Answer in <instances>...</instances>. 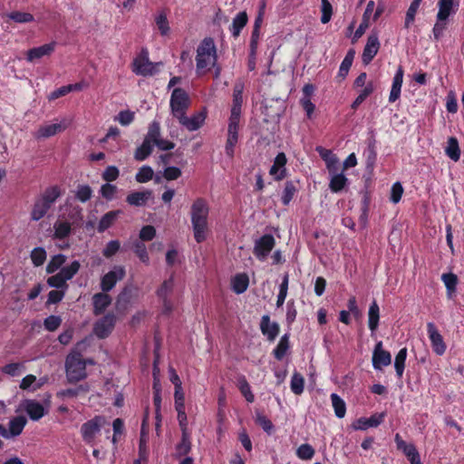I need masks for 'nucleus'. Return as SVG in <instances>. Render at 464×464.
<instances>
[{
  "label": "nucleus",
  "instance_id": "f257e3e1",
  "mask_svg": "<svg viewBox=\"0 0 464 464\" xmlns=\"http://www.w3.org/2000/svg\"><path fill=\"white\" fill-rule=\"evenodd\" d=\"M209 206L206 199L198 198L190 207V219L193 236L198 243L205 241L209 233L208 226Z\"/></svg>",
  "mask_w": 464,
  "mask_h": 464
},
{
  "label": "nucleus",
  "instance_id": "f03ea898",
  "mask_svg": "<svg viewBox=\"0 0 464 464\" xmlns=\"http://www.w3.org/2000/svg\"><path fill=\"white\" fill-rule=\"evenodd\" d=\"M218 60L217 47L211 37L204 38L197 47L196 71L203 75L216 67Z\"/></svg>",
  "mask_w": 464,
  "mask_h": 464
},
{
  "label": "nucleus",
  "instance_id": "7ed1b4c3",
  "mask_svg": "<svg viewBox=\"0 0 464 464\" xmlns=\"http://www.w3.org/2000/svg\"><path fill=\"white\" fill-rule=\"evenodd\" d=\"M86 346V340L77 343L66 358V376L70 382H76L86 377V362L82 359L81 355Z\"/></svg>",
  "mask_w": 464,
  "mask_h": 464
},
{
  "label": "nucleus",
  "instance_id": "20e7f679",
  "mask_svg": "<svg viewBox=\"0 0 464 464\" xmlns=\"http://www.w3.org/2000/svg\"><path fill=\"white\" fill-rule=\"evenodd\" d=\"M60 196L61 188L58 186L47 188L36 198L31 210V219L33 221L42 219Z\"/></svg>",
  "mask_w": 464,
  "mask_h": 464
},
{
  "label": "nucleus",
  "instance_id": "39448f33",
  "mask_svg": "<svg viewBox=\"0 0 464 464\" xmlns=\"http://www.w3.org/2000/svg\"><path fill=\"white\" fill-rule=\"evenodd\" d=\"M190 105V99L188 92L181 88H175L172 91L169 106L171 114L177 120L182 115L186 114Z\"/></svg>",
  "mask_w": 464,
  "mask_h": 464
},
{
  "label": "nucleus",
  "instance_id": "423d86ee",
  "mask_svg": "<svg viewBox=\"0 0 464 464\" xmlns=\"http://www.w3.org/2000/svg\"><path fill=\"white\" fill-rule=\"evenodd\" d=\"M158 64L150 61L148 53L142 52L132 63V72L138 75L151 76L158 71Z\"/></svg>",
  "mask_w": 464,
  "mask_h": 464
},
{
  "label": "nucleus",
  "instance_id": "0eeeda50",
  "mask_svg": "<svg viewBox=\"0 0 464 464\" xmlns=\"http://www.w3.org/2000/svg\"><path fill=\"white\" fill-rule=\"evenodd\" d=\"M105 423L102 417L97 416L83 423L81 428V433L83 440L90 445H93L94 439L100 433L102 426Z\"/></svg>",
  "mask_w": 464,
  "mask_h": 464
},
{
  "label": "nucleus",
  "instance_id": "6e6552de",
  "mask_svg": "<svg viewBox=\"0 0 464 464\" xmlns=\"http://www.w3.org/2000/svg\"><path fill=\"white\" fill-rule=\"evenodd\" d=\"M18 411H24L32 420H39L47 412L41 402L31 399L22 401Z\"/></svg>",
  "mask_w": 464,
  "mask_h": 464
},
{
  "label": "nucleus",
  "instance_id": "1a4fd4ad",
  "mask_svg": "<svg viewBox=\"0 0 464 464\" xmlns=\"http://www.w3.org/2000/svg\"><path fill=\"white\" fill-rule=\"evenodd\" d=\"M276 240L272 235H264L256 241L254 254L260 260L264 261L274 248Z\"/></svg>",
  "mask_w": 464,
  "mask_h": 464
},
{
  "label": "nucleus",
  "instance_id": "9d476101",
  "mask_svg": "<svg viewBox=\"0 0 464 464\" xmlns=\"http://www.w3.org/2000/svg\"><path fill=\"white\" fill-rule=\"evenodd\" d=\"M125 276V268L121 266H116L112 270L105 274L101 280V288L103 292L111 290L118 281Z\"/></svg>",
  "mask_w": 464,
  "mask_h": 464
},
{
  "label": "nucleus",
  "instance_id": "9b49d317",
  "mask_svg": "<svg viewBox=\"0 0 464 464\" xmlns=\"http://www.w3.org/2000/svg\"><path fill=\"white\" fill-rule=\"evenodd\" d=\"M372 361L373 368L377 371H381L383 367L391 364L392 355L388 351L383 349L382 341H379L375 344Z\"/></svg>",
  "mask_w": 464,
  "mask_h": 464
},
{
  "label": "nucleus",
  "instance_id": "f8f14e48",
  "mask_svg": "<svg viewBox=\"0 0 464 464\" xmlns=\"http://www.w3.org/2000/svg\"><path fill=\"white\" fill-rule=\"evenodd\" d=\"M69 126V121L63 120L61 122L47 123L39 127L34 133L36 139H46L52 137Z\"/></svg>",
  "mask_w": 464,
  "mask_h": 464
},
{
  "label": "nucleus",
  "instance_id": "ddd939ff",
  "mask_svg": "<svg viewBox=\"0 0 464 464\" xmlns=\"http://www.w3.org/2000/svg\"><path fill=\"white\" fill-rule=\"evenodd\" d=\"M207 113L205 111H200L193 114L191 117H187L186 114L178 119L179 122L189 131L198 130L205 122Z\"/></svg>",
  "mask_w": 464,
  "mask_h": 464
},
{
  "label": "nucleus",
  "instance_id": "4468645a",
  "mask_svg": "<svg viewBox=\"0 0 464 464\" xmlns=\"http://www.w3.org/2000/svg\"><path fill=\"white\" fill-rule=\"evenodd\" d=\"M380 49V42L377 34H371L363 49L362 61L364 64H369Z\"/></svg>",
  "mask_w": 464,
  "mask_h": 464
},
{
  "label": "nucleus",
  "instance_id": "2eb2a0df",
  "mask_svg": "<svg viewBox=\"0 0 464 464\" xmlns=\"http://www.w3.org/2000/svg\"><path fill=\"white\" fill-rule=\"evenodd\" d=\"M427 331L434 353L438 355H442L446 351V344L441 334L433 323L427 324Z\"/></svg>",
  "mask_w": 464,
  "mask_h": 464
},
{
  "label": "nucleus",
  "instance_id": "dca6fc26",
  "mask_svg": "<svg viewBox=\"0 0 464 464\" xmlns=\"http://www.w3.org/2000/svg\"><path fill=\"white\" fill-rule=\"evenodd\" d=\"M115 324V316L106 314L94 324L93 332L99 338L107 337L112 331Z\"/></svg>",
  "mask_w": 464,
  "mask_h": 464
},
{
  "label": "nucleus",
  "instance_id": "f3484780",
  "mask_svg": "<svg viewBox=\"0 0 464 464\" xmlns=\"http://www.w3.org/2000/svg\"><path fill=\"white\" fill-rule=\"evenodd\" d=\"M385 413H375L369 418H360L356 420L353 427L354 430H364L369 428H375L379 426L384 420Z\"/></svg>",
  "mask_w": 464,
  "mask_h": 464
},
{
  "label": "nucleus",
  "instance_id": "a211bd4d",
  "mask_svg": "<svg viewBox=\"0 0 464 464\" xmlns=\"http://www.w3.org/2000/svg\"><path fill=\"white\" fill-rule=\"evenodd\" d=\"M458 7V0H439L437 19L448 21L449 17L457 12Z\"/></svg>",
  "mask_w": 464,
  "mask_h": 464
},
{
  "label": "nucleus",
  "instance_id": "6ab92c4d",
  "mask_svg": "<svg viewBox=\"0 0 464 464\" xmlns=\"http://www.w3.org/2000/svg\"><path fill=\"white\" fill-rule=\"evenodd\" d=\"M285 154L280 152L276 155L274 160V164L270 168L269 174L276 180L283 179L286 175L285 164H286Z\"/></svg>",
  "mask_w": 464,
  "mask_h": 464
},
{
  "label": "nucleus",
  "instance_id": "aec40b11",
  "mask_svg": "<svg viewBox=\"0 0 464 464\" xmlns=\"http://www.w3.org/2000/svg\"><path fill=\"white\" fill-rule=\"evenodd\" d=\"M260 330L269 341H274L279 334V324L276 322H271L268 315H263L260 323Z\"/></svg>",
  "mask_w": 464,
  "mask_h": 464
},
{
  "label": "nucleus",
  "instance_id": "412c9836",
  "mask_svg": "<svg viewBox=\"0 0 464 464\" xmlns=\"http://www.w3.org/2000/svg\"><path fill=\"white\" fill-rule=\"evenodd\" d=\"M56 44L54 42L49 43L39 47L32 48L27 52V61L32 63L35 60L41 59L44 56L50 55L55 49Z\"/></svg>",
  "mask_w": 464,
  "mask_h": 464
},
{
  "label": "nucleus",
  "instance_id": "4be33fe9",
  "mask_svg": "<svg viewBox=\"0 0 464 464\" xmlns=\"http://www.w3.org/2000/svg\"><path fill=\"white\" fill-rule=\"evenodd\" d=\"M46 381V378L37 379L34 374H27L21 380L19 388L23 391L35 392L40 389Z\"/></svg>",
  "mask_w": 464,
  "mask_h": 464
},
{
  "label": "nucleus",
  "instance_id": "5701e85b",
  "mask_svg": "<svg viewBox=\"0 0 464 464\" xmlns=\"http://www.w3.org/2000/svg\"><path fill=\"white\" fill-rule=\"evenodd\" d=\"M329 188L332 192L338 193L347 186L348 179L343 172L338 173L337 170H332L329 172Z\"/></svg>",
  "mask_w": 464,
  "mask_h": 464
},
{
  "label": "nucleus",
  "instance_id": "b1692460",
  "mask_svg": "<svg viewBox=\"0 0 464 464\" xmlns=\"http://www.w3.org/2000/svg\"><path fill=\"white\" fill-rule=\"evenodd\" d=\"M93 312L96 315L101 314L111 303V298L106 293L95 294L92 297Z\"/></svg>",
  "mask_w": 464,
  "mask_h": 464
},
{
  "label": "nucleus",
  "instance_id": "393cba45",
  "mask_svg": "<svg viewBox=\"0 0 464 464\" xmlns=\"http://www.w3.org/2000/svg\"><path fill=\"white\" fill-rule=\"evenodd\" d=\"M151 196L150 190L135 191L127 196L126 201L131 206L140 207L144 206Z\"/></svg>",
  "mask_w": 464,
  "mask_h": 464
},
{
  "label": "nucleus",
  "instance_id": "a878e982",
  "mask_svg": "<svg viewBox=\"0 0 464 464\" xmlns=\"http://www.w3.org/2000/svg\"><path fill=\"white\" fill-rule=\"evenodd\" d=\"M316 151L319 153L321 158L325 161L326 168L329 172L332 170H338V159L330 150H326L322 147H317Z\"/></svg>",
  "mask_w": 464,
  "mask_h": 464
},
{
  "label": "nucleus",
  "instance_id": "bb28decb",
  "mask_svg": "<svg viewBox=\"0 0 464 464\" xmlns=\"http://www.w3.org/2000/svg\"><path fill=\"white\" fill-rule=\"evenodd\" d=\"M26 371L25 363L21 362H10L4 365L1 368L2 373L10 377H19Z\"/></svg>",
  "mask_w": 464,
  "mask_h": 464
},
{
  "label": "nucleus",
  "instance_id": "cd10ccee",
  "mask_svg": "<svg viewBox=\"0 0 464 464\" xmlns=\"http://www.w3.org/2000/svg\"><path fill=\"white\" fill-rule=\"evenodd\" d=\"M380 308L376 301H373L368 310V326L372 334H373L379 325Z\"/></svg>",
  "mask_w": 464,
  "mask_h": 464
},
{
  "label": "nucleus",
  "instance_id": "c85d7f7f",
  "mask_svg": "<svg viewBox=\"0 0 464 464\" xmlns=\"http://www.w3.org/2000/svg\"><path fill=\"white\" fill-rule=\"evenodd\" d=\"M72 230V225L66 220L58 219L53 225V237L63 239L67 237Z\"/></svg>",
  "mask_w": 464,
  "mask_h": 464
},
{
  "label": "nucleus",
  "instance_id": "c756f323",
  "mask_svg": "<svg viewBox=\"0 0 464 464\" xmlns=\"http://www.w3.org/2000/svg\"><path fill=\"white\" fill-rule=\"evenodd\" d=\"M249 279L246 274H237L231 280L232 290L236 294H243L246 291Z\"/></svg>",
  "mask_w": 464,
  "mask_h": 464
},
{
  "label": "nucleus",
  "instance_id": "7c9ffc66",
  "mask_svg": "<svg viewBox=\"0 0 464 464\" xmlns=\"http://www.w3.org/2000/svg\"><path fill=\"white\" fill-rule=\"evenodd\" d=\"M246 23L247 14L246 12H240L234 17L230 26V32L235 38L240 34L241 30L246 26Z\"/></svg>",
  "mask_w": 464,
  "mask_h": 464
},
{
  "label": "nucleus",
  "instance_id": "2f4dec72",
  "mask_svg": "<svg viewBox=\"0 0 464 464\" xmlns=\"http://www.w3.org/2000/svg\"><path fill=\"white\" fill-rule=\"evenodd\" d=\"M445 153L453 161H459L460 158V150L458 140L455 137H450L448 139Z\"/></svg>",
  "mask_w": 464,
  "mask_h": 464
},
{
  "label": "nucleus",
  "instance_id": "473e14b6",
  "mask_svg": "<svg viewBox=\"0 0 464 464\" xmlns=\"http://www.w3.org/2000/svg\"><path fill=\"white\" fill-rule=\"evenodd\" d=\"M89 391V386L87 384H81L75 388H69L61 390L57 392V397L61 399H69L75 398L80 394L86 393Z\"/></svg>",
  "mask_w": 464,
  "mask_h": 464
},
{
  "label": "nucleus",
  "instance_id": "72a5a7b5",
  "mask_svg": "<svg viewBox=\"0 0 464 464\" xmlns=\"http://www.w3.org/2000/svg\"><path fill=\"white\" fill-rule=\"evenodd\" d=\"M26 419L24 416H17L10 420L9 421V430L12 438L18 436L22 433L24 426L26 425Z\"/></svg>",
  "mask_w": 464,
  "mask_h": 464
},
{
  "label": "nucleus",
  "instance_id": "f704fd0d",
  "mask_svg": "<svg viewBox=\"0 0 464 464\" xmlns=\"http://www.w3.org/2000/svg\"><path fill=\"white\" fill-rule=\"evenodd\" d=\"M355 52L353 50H349L346 53L344 59L343 60L339 72H338V77L341 79H344L346 75L348 74V72L353 64V61L354 59Z\"/></svg>",
  "mask_w": 464,
  "mask_h": 464
},
{
  "label": "nucleus",
  "instance_id": "c9c22d12",
  "mask_svg": "<svg viewBox=\"0 0 464 464\" xmlns=\"http://www.w3.org/2000/svg\"><path fill=\"white\" fill-rule=\"evenodd\" d=\"M406 358H407V348L401 349L395 356L394 368L396 371V374L399 378H401L403 375Z\"/></svg>",
  "mask_w": 464,
  "mask_h": 464
},
{
  "label": "nucleus",
  "instance_id": "e433bc0d",
  "mask_svg": "<svg viewBox=\"0 0 464 464\" xmlns=\"http://www.w3.org/2000/svg\"><path fill=\"white\" fill-rule=\"evenodd\" d=\"M155 24L162 36H166L170 32V27L167 14L164 12H160L155 16Z\"/></svg>",
  "mask_w": 464,
  "mask_h": 464
},
{
  "label": "nucleus",
  "instance_id": "4c0bfd02",
  "mask_svg": "<svg viewBox=\"0 0 464 464\" xmlns=\"http://www.w3.org/2000/svg\"><path fill=\"white\" fill-rule=\"evenodd\" d=\"M146 421H147V417L143 420V422H142L140 439V446H139L140 458L142 459L143 460H145L147 459V455H148V450H147L148 432L146 430Z\"/></svg>",
  "mask_w": 464,
  "mask_h": 464
},
{
  "label": "nucleus",
  "instance_id": "58836bf2",
  "mask_svg": "<svg viewBox=\"0 0 464 464\" xmlns=\"http://www.w3.org/2000/svg\"><path fill=\"white\" fill-rule=\"evenodd\" d=\"M120 211H109L100 220L98 225V231L103 232L109 228L117 219Z\"/></svg>",
  "mask_w": 464,
  "mask_h": 464
},
{
  "label": "nucleus",
  "instance_id": "ea45409f",
  "mask_svg": "<svg viewBox=\"0 0 464 464\" xmlns=\"http://www.w3.org/2000/svg\"><path fill=\"white\" fill-rule=\"evenodd\" d=\"M331 401L333 407L334 409V412L336 417L338 418H343L346 412V406L343 400L338 396L336 393L331 394Z\"/></svg>",
  "mask_w": 464,
  "mask_h": 464
},
{
  "label": "nucleus",
  "instance_id": "a19ab883",
  "mask_svg": "<svg viewBox=\"0 0 464 464\" xmlns=\"http://www.w3.org/2000/svg\"><path fill=\"white\" fill-rule=\"evenodd\" d=\"M441 280L446 286L449 297H451L452 294L456 291V286L458 284L457 276L452 273L443 274L441 276Z\"/></svg>",
  "mask_w": 464,
  "mask_h": 464
},
{
  "label": "nucleus",
  "instance_id": "79ce46f5",
  "mask_svg": "<svg viewBox=\"0 0 464 464\" xmlns=\"http://www.w3.org/2000/svg\"><path fill=\"white\" fill-rule=\"evenodd\" d=\"M191 449V443L189 440V436L185 429L183 430L182 437L180 442L176 447V454L178 457L186 455L189 452Z\"/></svg>",
  "mask_w": 464,
  "mask_h": 464
},
{
  "label": "nucleus",
  "instance_id": "37998d69",
  "mask_svg": "<svg viewBox=\"0 0 464 464\" xmlns=\"http://www.w3.org/2000/svg\"><path fill=\"white\" fill-rule=\"evenodd\" d=\"M133 251L143 264H150V256L147 251V247L143 242L135 241L133 243Z\"/></svg>",
  "mask_w": 464,
  "mask_h": 464
},
{
  "label": "nucleus",
  "instance_id": "c03bdc74",
  "mask_svg": "<svg viewBox=\"0 0 464 464\" xmlns=\"http://www.w3.org/2000/svg\"><path fill=\"white\" fill-rule=\"evenodd\" d=\"M66 256L63 254H58L53 256L46 266V272L48 274H53L57 271L65 263Z\"/></svg>",
  "mask_w": 464,
  "mask_h": 464
},
{
  "label": "nucleus",
  "instance_id": "a18cd8bd",
  "mask_svg": "<svg viewBox=\"0 0 464 464\" xmlns=\"http://www.w3.org/2000/svg\"><path fill=\"white\" fill-rule=\"evenodd\" d=\"M152 147L153 144L144 140L142 144L139 148H137L134 153L135 160L139 161L144 160L152 152Z\"/></svg>",
  "mask_w": 464,
  "mask_h": 464
},
{
  "label": "nucleus",
  "instance_id": "49530a36",
  "mask_svg": "<svg viewBox=\"0 0 464 464\" xmlns=\"http://www.w3.org/2000/svg\"><path fill=\"white\" fill-rule=\"evenodd\" d=\"M374 86L372 82H369L366 83L364 88L360 92L359 95L356 97L354 102L352 104L353 109H356L362 102H364V100L373 92Z\"/></svg>",
  "mask_w": 464,
  "mask_h": 464
},
{
  "label": "nucleus",
  "instance_id": "de8ad7c7",
  "mask_svg": "<svg viewBox=\"0 0 464 464\" xmlns=\"http://www.w3.org/2000/svg\"><path fill=\"white\" fill-rule=\"evenodd\" d=\"M5 16L18 24L31 23L34 21V15L25 12L14 11L7 14Z\"/></svg>",
  "mask_w": 464,
  "mask_h": 464
},
{
  "label": "nucleus",
  "instance_id": "09e8293b",
  "mask_svg": "<svg viewBox=\"0 0 464 464\" xmlns=\"http://www.w3.org/2000/svg\"><path fill=\"white\" fill-rule=\"evenodd\" d=\"M81 265L79 261H72L70 265L65 266L59 271L63 278L68 281L72 279L79 271Z\"/></svg>",
  "mask_w": 464,
  "mask_h": 464
},
{
  "label": "nucleus",
  "instance_id": "8fccbe9b",
  "mask_svg": "<svg viewBox=\"0 0 464 464\" xmlns=\"http://www.w3.org/2000/svg\"><path fill=\"white\" fill-rule=\"evenodd\" d=\"M291 391L299 395L304 392V379L299 372H295L291 379L290 383Z\"/></svg>",
  "mask_w": 464,
  "mask_h": 464
},
{
  "label": "nucleus",
  "instance_id": "3c124183",
  "mask_svg": "<svg viewBox=\"0 0 464 464\" xmlns=\"http://www.w3.org/2000/svg\"><path fill=\"white\" fill-rule=\"evenodd\" d=\"M289 349L288 336L285 334L281 337L278 344L274 350V355L277 360H282Z\"/></svg>",
  "mask_w": 464,
  "mask_h": 464
},
{
  "label": "nucleus",
  "instance_id": "603ef678",
  "mask_svg": "<svg viewBox=\"0 0 464 464\" xmlns=\"http://www.w3.org/2000/svg\"><path fill=\"white\" fill-rule=\"evenodd\" d=\"M243 91H244V84L242 82L236 83L234 87V93H233V106L232 109H237V111H241V105L243 102Z\"/></svg>",
  "mask_w": 464,
  "mask_h": 464
},
{
  "label": "nucleus",
  "instance_id": "864d4df0",
  "mask_svg": "<svg viewBox=\"0 0 464 464\" xmlns=\"http://www.w3.org/2000/svg\"><path fill=\"white\" fill-rule=\"evenodd\" d=\"M46 251L43 247H35L31 252V259L35 266L44 265L46 260Z\"/></svg>",
  "mask_w": 464,
  "mask_h": 464
},
{
  "label": "nucleus",
  "instance_id": "5fc2aeb1",
  "mask_svg": "<svg viewBox=\"0 0 464 464\" xmlns=\"http://www.w3.org/2000/svg\"><path fill=\"white\" fill-rule=\"evenodd\" d=\"M174 287V279L170 278L165 280L157 291L158 296L161 298H169V295L172 293Z\"/></svg>",
  "mask_w": 464,
  "mask_h": 464
},
{
  "label": "nucleus",
  "instance_id": "6e6d98bb",
  "mask_svg": "<svg viewBox=\"0 0 464 464\" xmlns=\"http://www.w3.org/2000/svg\"><path fill=\"white\" fill-rule=\"evenodd\" d=\"M296 192V188L292 181H287L285 185V188L282 195V203L287 206L293 199Z\"/></svg>",
  "mask_w": 464,
  "mask_h": 464
},
{
  "label": "nucleus",
  "instance_id": "4d7b16f0",
  "mask_svg": "<svg viewBox=\"0 0 464 464\" xmlns=\"http://www.w3.org/2000/svg\"><path fill=\"white\" fill-rule=\"evenodd\" d=\"M288 291V274H285L283 277V281L279 286V293L276 300V306L281 307L287 296Z\"/></svg>",
  "mask_w": 464,
  "mask_h": 464
},
{
  "label": "nucleus",
  "instance_id": "13d9d810",
  "mask_svg": "<svg viewBox=\"0 0 464 464\" xmlns=\"http://www.w3.org/2000/svg\"><path fill=\"white\" fill-rule=\"evenodd\" d=\"M161 138L160 137V124L156 121H153L150 127H149V130H148V133L145 137V140H148L150 143L153 144L158 140V139Z\"/></svg>",
  "mask_w": 464,
  "mask_h": 464
},
{
  "label": "nucleus",
  "instance_id": "bf43d9fd",
  "mask_svg": "<svg viewBox=\"0 0 464 464\" xmlns=\"http://www.w3.org/2000/svg\"><path fill=\"white\" fill-rule=\"evenodd\" d=\"M420 2L418 0H413L407 10L406 17H405V27L409 28L410 25L413 23L415 14L420 7Z\"/></svg>",
  "mask_w": 464,
  "mask_h": 464
},
{
  "label": "nucleus",
  "instance_id": "052dcab7",
  "mask_svg": "<svg viewBox=\"0 0 464 464\" xmlns=\"http://www.w3.org/2000/svg\"><path fill=\"white\" fill-rule=\"evenodd\" d=\"M153 169L149 166L141 167L136 174V180L140 183H145L153 177Z\"/></svg>",
  "mask_w": 464,
  "mask_h": 464
},
{
  "label": "nucleus",
  "instance_id": "680f3d73",
  "mask_svg": "<svg viewBox=\"0 0 464 464\" xmlns=\"http://www.w3.org/2000/svg\"><path fill=\"white\" fill-rule=\"evenodd\" d=\"M296 455L299 459L304 460L311 459L314 455V450L309 444H302L297 449Z\"/></svg>",
  "mask_w": 464,
  "mask_h": 464
},
{
  "label": "nucleus",
  "instance_id": "e2e57ef3",
  "mask_svg": "<svg viewBox=\"0 0 464 464\" xmlns=\"http://www.w3.org/2000/svg\"><path fill=\"white\" fill-rule=\"evenodd\" d=\"M66 282L67 281L63 278V276H62V274L60 272H58L54 276H50L47 279V284L51 287H55V288H64V289H66L68 287Z\"/></svg>",
  "mask_w": 464,
  "mask_h": 464
},
{
  "label": "nucleus",
  "instance_id": "0e129e2a",
  "mask_svg": "<svg viewBox=\"0 0 464 464\" xmlns=\"http://www.w3.org/2000/svg\"><path fill=\"white\" fill-rule=\"evenodd\" d=\"M114 120L122 126H128L134 120V112L129 110L121 111L118 113Z\"/></svg>",
  "mask_w": 464,
  "mask_h": 464
},
{
  "label": "nucleus",
  "instance_id": "69168bd1",
  "mask_svg": "<svg viewBox=\"0 0 464 464\" xmlns=\"http://www.w3.org/2000/svg\"><path fill=\"white\" fill-rule=\"evenodd\" d=\"M403 191L404 190L402 185L400 182H395L391 188V201L393 204L399 203L403 194Z\"/></svg>",
  "mask_w": 464,
  "mask_h": 464
},
{
  "label": "nucleus",
  "instance_id": "338daca9",
  "mask_svg": "<svg viewBox=\"0 0 464 464\" xmlns=\"http://www.w3.org/2000/svg\"><path fill=\"white\" fill-rule=\"evenodd\" d=\"M333 7L328 0H322V16L321 22L323 24H327L332 17Z\"/></svg>",
  "mask_w": 464,
  "mask_h": 464
},
{
  "label": "nucleus",
  "instance_id": "774afa93",
  "mask_svg": "<svg viewBox=\"0 0 464 464\" xmlns=\"http://www.w3.org/2000/svg\"><path fill=\"white\" fill-rule=\"evenodd\" d=\"M92 193V191L89 186L82 185L77 188L76 198L82 202H86L91 198Z\"/></svg>",
  "mask_w": 464,
  "mask_h": 464
}]
</instances>
